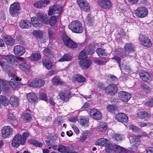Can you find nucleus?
I'll list each match as a JSON object with an SVG mask.
<instances>
[{
  "instance_id": "393cba45",
  "label": "nucleus",
  "mask_w": 153,
  "mask_h": 153,
  "mask_svg": "<svg viewBox=\"0 0 153 153\" xmlns=\"http://www.w3.org/2000/svg\"><path fill=\"white\" fill-rule=\"evenodd\" d=\"M124 50L126 54H129L131 52H133L134 48L133 45L131 43L126 44L124 47Z\"/></svg>"
},
{
  "instance_id": "4be33fe9",
  "label": "nucleus",
  "mask_w": 153,
  "mask_h": 153,
  "mask_svg": "<svg viewBox=\"0 0 153 153\" xmlns=\"http://www.w3.org/2000/svg\"><path fill=\"white\" fill-rule=\"evenodd\" d=\"M9 102L12 106L16 107L19 105V99L18 97L13 95L10 97Z\"/></svg>"
},
{
  "instance_id": "13d9d810",
  "label": "nucleus",
  "mask_w": 153,
  "mask_h": 153,
  "mask_svg": "<svg viewBox=\"0 0 153 153\" xmlns=\"http://www.w3.org/2000/svg\"><path fill=\"white\" fill-rule=\"evenodd\" d=\"M39 97L41 99L43 100L46 102H48V101L46 95L44 93H41L40 94Z\"/></svg>"
},
{
  "instance_id": "412c9836",
  "label": "nucleus",
  "mask_w": 153,
  "mask_h": 153,
  "mask_svg": "<svg viewBox=\"0 0 153 153\" xmlns=\"http://www.w3.org/2000/svg\"><path fill=\"white\" fill-rule=\"evenodd\" d=\"M139 75L140 77L145 82L151 81V78L149 73L144 71H141Z\"/></svg>"
},
{
  "instance_id": "c9c22d12",
  "label": "nucleus",
  "mask_w": 153,
  "mask_h": 153,
  "mask_svg": "<svg viewBox=\"0 0 153 153\" xmlns=\"http://www.w3.org/2000/svg\"><path fill=\"white\" fill-rule=\"evenodd\" d=\"M95 46L93 44H90L88 46V53L89 55H92L95 52Z\"/></svg>"
},
{
  "instance_id": "cd10ccee",
  "label": "nucleus",
  "mask_w": 153,
  "mask_h": 153,
  "mask_svg": "<svg viewBox=\"0 0 153 153\" xmlns=\"http://www.w3.org/2000/svg\"><path fill=\"white\" fill-rule=\"evenodd\" d=\"M109 141L105 138H100L96 142L95 144L96 145H100L102 146H105L107 145Z\"/></svg>"
},
{
  "instance_id": "69168bd1",
  "label": "nucleus",
  "mask_w": 153,
  "mask_h": 153,
  "mask_svg": "<svg viewBox=\"0 0 153 153\" xmlns=\"http://www.w3.org/2000/svg\"><path fill=\"white\" fill-rule=\"evenodd\" d=\"M51 146L52 148L54 150L58 149V146L57 144H56L54 141H53V142L51 144Z\"/></svg>"
},
{
  "instance_id": "1a4fd4ad",
  "label": "nucleus",
  "mask_w": 153,
  "mask_h": 153,
  "mask_svg": "<svg viewBox=\"0 0 153 153\" xmlns=\"http://www.w3.org/2000/svg\"><path fill=\"white\" fill-rule=\"evenodd\" d=\"M77 3L80 8L83 10L89 12L90 7L89 4L85 0H77Z\"/></svg>"
},
{
  "instance_id": "2f4dec72",
  "label": "nucleus",
  "mask_w": 153,
  "mask_h": 153,
  "mask_svg": "<svg viewBox=\"0 0 153 153\" xmlns=\"http://www.w3.org/2000/svg\"><path fill=\"white\" fill-rule=\"evenodd\" d=\"M97 130L99 131L104 132L106 130V124L105 123L103 122L100 123L97 127Z\"/></svg>"
},
{
  "instance_id": "338daca9",
  "label": "nucleus",
  "mask_w": 153,
  "mask_h": 153,
  "mask_svg": "<svg viewBox=\"0 0 153 153\" xmlns=\"http://www.w3.org/2000/svg\"><path fill=\"white\" fill-rule=\"evenodd\" d=\"M53 31L51 29H49L48 30V34L49 37L51 38L53 37Z\"/></svg>"
},
{
  "instance_id": "bb28decb",
  "label": "nucleus",
  "mask_w": 153,
  "mask_h": 153,
  "mask_svg": "<svg viewBox=\"0 0 153 153\" xmlns=\"http://www.w3.org/2000/svg\"><path fill=\"white\" fill-rule=\"evenodd\" d=\"M49 2L50 1H41L35 3L34 5L35 7L37 8H40L42 7H45Z\"/></svg>"
},
{
  "instance_id": "c85d7f7f",
  "label": "nucleus",
  "mask_w": 153,
  "mask_h": 153,
  "mask_svg": "<svg viewBox=\"0 0 153 153\" xmlns=\"http://www.w3.org/2000/svg\"><path fill=\"white\" fill-rule=\"evenodd\" d=\"M31 24L33 26L35 27H39L40 21L37 17H33L31 19Z\"/></svg>"
},
{
  "instance_id": "4c0bfd02",
  "label": "nucleus",
  "mask_w": 153,
  "mask_h": 153,
  "mask_svg": "<svg viewBox=\"0 0 153 153\" xmlns=\"http://www.w3.org/2000/svg\"><path fill=\"white\" fill-rule=\"evenodd\" d=\"M58 150L61 153H69L67 148L65 146L60 145L58 146Z\"/></svg>"
},
{
  "instance_id": "39448f33",
  "label": "nucleus",
  "mask_w": 153,
  "mask_h": 153,
  "mask_svg": "<svg viewBox=\"0 0 153 153\" xmlns=\"http://www.w3.org/2000/svg\"><path fill=\"white\" fill-rule=\"evenodd\" d=\"M61 10L62 7L60 5H54L50 8L48 13L50 15L54 14V16L58 17L60 15Z\"/></svg>"
},
{
  "instance_id": "473e14b6",
  "label": "nucleus",
  "mask_w": 153,
  "mask_h": 153,
  "mask_svg": "<svg viewBox=\"0 0 153 153\" xmlns=\"http://www.w3.org/2000/svg\"><path fill=\"white\" fill-rule=\"evenodd\" d=\"M72 57L70 54H68L64 55L59 60V62L68 61L71 60Z\"/></svg>"
},
{
  "instance_id": "c756f323",
  "label": "nucleus",
  "mask_w": 153,
  "mask_h": 153,
  "mask_svg": "<svg viewBox=\"0 0 153 153\" xmlns=\"http://www.w3.org/2000/svg\"><path fill=\"white\" fill-rule=\"evenodd\" d=\"M79 122L82 126L87 127L89 126V118L84 117L80 118L79 121Z\"/></svg>"
},
{
  "instance_id": "09e8293b",
  "label": "nucleus",
  "mask_w": 153,
  "mask_h": 153,
  "mask_svg": "<svg viewBox=\"0 0 153 153\" xmlns=\"http://www.w3.org/2000/svg\"><path fill=\"white\" fill-rule=\"evenodd\" d=\"M113 138L114 141H119L121 140L123 138V137L121 135L115 134L113 136Z\"/></svg>"
},
{
  "instance_id": "9d476101",
  "label": "nucleus",
  "mask_w": 153,
  "mask_h": 153,
  "mask_svg": "<svg viewBox=\"0 0 153 153\" xmlns=\"http://www.w3.org/2000/svg\"><path fill=\"white\" fill-rule=\"evenodd\" d=\"M118 96L121 101L124 102H127L131 97V95L129 93L123 91L118 92Z\"/></svg>"
},
{
  "instance_id": "b1692460",
  "label": "nucleus",
  "mask_w": 153,
  "mask_h": 153,
  "mask_svg": "<svg viewBox=\"0 0 153 153\" xmlns=\"http://www.w3.org/2000/svg\"><path fill=\"white\" fill-rule=\"evenodd\" d=\"M20 26L24 29H28L31 27V24L30 22L27 20H22L20 22Z\"/></svg>"
},
{
  "instance_id": "4468645a",
  "label": "nucleus",
  "mask_w": 153,
  "mask_h": 153,
  "mask_svg": "<svg viewBox=\"0 0 153 153\" xmlns=\"http://www.w3.org/2000/svg\"><path fill=\"white\" fill-rule=\"evenodd\" d=\"M13 129L9 126H5L2 130V135L3 138L8 137L12 134Z\"/></svg>"
},
{
  "instance_id": "c03bdc74",
  "label": "nucleus",
  "mask_w": 153,
  "mask_h": 153,
  "mask_svg": "<svg viewBox=\"0 0 153 153\" xmlns=\"http://www.w3.org/2000/svg\"><path fill=\"white\" fill-rule=\"evenodd\" d=\"M141 88L147 93H149L151 91V89L149 86L145 84H141L140 85Z\"/></svg>"
},
{
  "instance_id": "4d7b16f0",
  "label": "nucleus",
  "mask_w": 153,
  "mask_h": 153,
  "mask_svg": "<svg viewBox=\"0 0 153 153\" xmlns=\"http://www.w3.org/2000/svg\"><path fill=\"white\" fill-rule=\"evenodd\" d=\"M41 20L45 24L48 25L49 24V20L46 15H45Z\"/></svg>"
},
{
  "instance_id": "de8ad7c7",
  "label": "nucleus",
  "mask_w": 153,
  "mask_h": 153,
  "mask_svg": "<svg viewBox=\"0 0 153 153\" xmlns=\"http://www.w3.org/2000/svg\"><path fill=\"white\" fill-rule=\"evenodd\" d=\"M56 22V17L52 16L49 20V24L51 26H54L55 25Z\"/></svg>"
},
{
  "instance_id": "423d86ee",
  "label": "nucleus",
  "mask_w": 153,
  "mask_h": 153,
  "mask_svg": "<svg viewBox=\"0 0 153 153\" xmlns=\"http://www.w3.org/2000/svg\"><path fill=\"white\" fill-rule=\"evenodd\" d=\"M136 16L138 17L143 18L148 13V10L145 7H141L137 8L135 11Z\"/></svg>"
},
{
  "instance_id": "6e6d98bb",
  "label": "nucleus",
  "mask_w": 153,
  "mask_h": 153,
  "mask_svg": "<svg viewBox=\"0 0 153 153\" xmlns=\"http://www.w3.org/2000/svg\"><path fill=\"white\" fill-rule=\"evenodd\" d=\"M107 108L108 110L111 112H112L117 109V108L116 107L111 105H108Z\"/></svg>"
},
{
  "instance_id": "5fc2aeb1",
  "label": "nucleus",
  "mask_w": 153,
  "mask_h": 153,
  "mask_svg": "<svg viewBox=\"0 0 153 153\" xmlns=\"http://www.w3.org/2000/svg\"><path fill=\"white\" fill-rule=\"evenodd\" d=\"M33 34L36 37H41L42 35V33L40 30L34 31L33 32Z\"/></svg>"
},
{
  "instance_id": "a18cd8bd",
  "label": "nucleus",
  "mask_w": 153,
  "mask_h": 153,
  "mask_svg": "<svg viewBox=\"0 0 153 153\" xmlns=\"http://www.w3.org/2000/svg\"><path fill=\"white\" fill-rule=\"evenodd\" d=\"M14 56L12 55H10L7 56H2L1 58L2 59H4L5 60L9 62L10 63L12 62V60L14 59Z\"/></svg>"
},
{
  "instance_id": "79ce46f5",
  "label": "nucleus",
  "mask_w": 153,
  "mask_h": 153,
  "mask_svg": "<svg viewBox=\"0 0 153 153\" xmlns=\"http://www.w3.org/2000/svg\"><path fill=\"white\" fill-rule=\"evenodd\" d=\"M103 60H100L97 59H95L94 61V62L98 65H101L105 64L108 61V59L105 58Z\"/></svg>"
},
{
  "instance_id": "6ab92c4d",
  "label": "nucleus",
  "mask_w": 153,
  "mask_h": 153,
  "mask_svg": "<svg viewBox=\"0 0 153 153\" xmlns=\"http://www.w3.org/2000/svg\"><path fill=\"white\" fill-rule=\"evenodd\" d=\"M25 52V49L22 46H16L14 48V52L16 55L22 56Z\"/></svg>"
},
{
  "instance_id": "ddd939ff",
  "label": "nucleus",
  "mask_w": 153,
  "mask_h": 153,
  "mask_svg": "<svg viewBox=\"0 0 153 153\" xmlns=\"http://www.w3.org/2000/svg\"><path fill=\"white\" fill-rule=\"evenodd\" d=\"M97 3L101 7L104 9H108L111 6V2L109 0H97Z\"/></svg>"
},
{
  "instance_id": "603ef678",
  "label": "nucleus",
  "mask_w": 153,
  "mask_h": 153,
  "mask_svg": "<svg viewBox=\"0 0 153 153\" xmlns=\"http://www.w3.org/2000/svg\"><path fill=\"white\" fill-rule=\"evenodd\" d=\"M43 53L44 55L48 57H50L52 56L51 52L48 48H45L43 50Z\"/></svg>"
},
{
  "instance_id": "bf43d9fd",
  "label": "nucleus",
  "mask_w": 153,
  "mask_h": 153,
  "mask_svg": "<svg viewBox=\"0 0 153 153\" xmlns=\"http://www.w3.org/2000/svg\"><path fill=\"white\" fill-rule=\"evenodd\" d=\"M92 20V19L91 18V16L90 15H88L86 19L85 23H87V24H89L91 25Z\"/></svg>"
},
{
  "instance_id": "20e7f679",
  "label": "nucleus",
  "mask_w": 153,
  "mask_h": 153,
  "mask_svg": "<svg viewBox=\"0 0 153 153\" xmlns=\"http://www.w3.org/2000/svg\"><path fill=\"white\" fill-rule=\"evenodd\" d=\"M139 40L140 44L145 47L149 48L152 45V44L150 39L143 34L140 35Z\"/></svg>"
},
{
  "instance_id": "864d4df0",
  "label": "nucleus",
  "mask_w": 153,
  "mask_h": 153,
  "mask_svg": "<svg viewBox=\"0 0 153 153\" xmlns=\"http://www.w3.org/2000/svg\"><path fill=\"white\" fill-rule=\"evenodd\" d=\"M19 68L22 70L25 71L29 68L30 65L29 64H26L25 63L20 64Z\"/></svg>"
},
{
  "instance_id": "0e129e2a",
  "label": "nucleus",
  "mask_w": 153,
  "mask_h": 153,
  "mask_svg": "<svg viewBox=\"0 0 153 153\" xmlns=\"http://www.w3.org/2000/svg\"><path fill=\"white\" fill-rule=\"evenodd\" d=\"M45 15V14L42 12H39L37 13L36 16L38 18H40L41 19Z\"/></svg>"
},
{
  "instance_id": "f3484780",
  "label": "nucleus",
  "mask_w": 153,
  "mask_h": 153,
  "mask_svg": "<svg viewBox=\"0 0 153 153\" xmlns=\"http://www.w3.org/2000/svg\"><path fill=\"white\" fill-rule=\"evenodd\" d=\"M115 119L118 121L126 123L128 121V118L126 115L122 113H119L115 115Z\"/></svg>"
},
{
  "instance_id": "0eeeda50",
  "label": "nucleus",
  "mask_w": 153,
  "mask_h": 153,
  "mask_svg": "<svg viewBox=\"0 0 153 153\" xmlns=\"http://www.w3.org/2000/svg\"><path fill=\"white\" fill-rule=\"evenodd\" d=\"M45 84V82L42 79H36L33 80L27 85L28 86L36 88L43 86Z\"/></svg>"
},
{
  "instance_id": "f257e3e1",
  "label": "nucleus",
  "mask_w": 153,
  "mask_h": 153,
  "mask_svg": "<svg viewBox=\"0 0 153 153\" xmlns=\"http://www.w3.org/2000/svg\"><path fill=\"white\" fill-rule=\"evenodd\" d=\"M29 134L28 132H24L22 136L19 134H17L14 137L11 142V145L14 147L17 148L20 144L22 145L25 144L26 138L28 137Z\"/></svg>"
},
{
  "instance_id": "37998d69",
  "label": "nucleus",
  "mask_w": 153,
  "mask_h": 153,
  "mask_svg": "<svg viewBox=\"0 0 153 153\" xmlns=\"http://www.w3.org/2000/svg\"><path fill=\"white\" fill-rule=\"evenodd\" d=\"M87 58V55L86 52L84 50L82 51L80 53L79 56V59L85 60Z\"/></svg>"
},
{
  "instance_id": "e433bc0d",
  "label": "nucleus",
  "mask_w": 153,
  "mask_h": 153,
  "mask_svg": "<svg viewBox=\"0 0 153 153\" xmlns=\"http://www.w3.org/2000/svg\"><path fill=\"white\" fill-rule=\"evenodd\" d=\"M0 101L1 104L5 106L8 105L9 102L8 99L2 95H0Z\"/></svg>"
},
{
  "instance_id": "052dcab7",
  "label": "nucleus",
  "mask_w": 153,
  "mask_h": 153,
  "mask_svg": "<svg viewBox=\"0 0 153 153\" xmlns=\"http://www.w3.org/2000/svg\"><path fill=\"white\" fill-rule=\"evenodd\" d=\"M110 80L111 81L112 83L116 82L117 80V78L114 75H111L109 76Z\"/></svg>"
},
{
  "instance_id": "a211bd4d",
  "label": "nucleus",
  "mask_w": 153,
  "mask_h": 153,
  "mask_svg": "<svg viewBox=\"0 0 153 153\" xmlns=\"http://www.w3.org/2000/svg\"><path fill=\"white\" fill-rule=\"evenodd\" d=\"M13 78L11 79L9 82L10 85L13 88L16 89L19 87V84L17 82L19 79V78L16 76L13 75Z\"/></svg>"
},
{
  "instance_id": "9b49d317",
  "label": "nucleus",
  "mask_w": 153,
  "mask_h": 153,
  "mask_svg": "<svg viewBox=\"0 0 153 153\" xmlns=\"http://www.w3.org/2000/svg\"><path fill=\"white\" fill-rule=\"evenodd\" d=\"M117 90L116 85L114 84L109 85L105 88V92L111 95L115 94L117 93Z\"/></svg>"
},
{
  "instance_id": "8fccbe9b",
  "label": "nucleus",
  "mask_w": 153,
  "mask_h": 153,
  "mask_svg": "<svg viewBox=\"0 0 153 153\" xmlns=\"http://www.w3.org/2000/svg\"><path fill=\"white\" fill-rule=\"evenodd\" d=\"M119 66L121 70H124V72L125 74H128L130 71V69L129 67L127 66H124L123 65H121L120 64H119Z\"/></svg>"
},
{
  "instance_id": "e2e57ef3",
  "label": "nucleus",
  "mask_w": 153,
  "mask_h": 153,
  "mask_svg": "<svg viewBox=\"0 0 153 153\" xmlns=\"http://www.w3.org/2000/svg\"><path fill=\"white\" fill-rule=\"evenodd\" d=\"M72 127L76 134H78L79 133V130L78 128L75 125H73Z\"/></svg>"
},
{
  "instance_id": "49530a36",
  "label": "nucleus",
  "mask_w": 153,
  "mask_h": 153,
  "mask_svg": "<svg viewBox=\"0 0 153 153\" xmlns=\"http://www.w3.org/2000/svg\"><path fill=\"white\" fill-rule=\"evenodd\" d=\"M7 119L12 123L16 120V118L15 114L13 113H9L7 115Z\"/></svg>"
},
{
  "instance_id": "680f3d73",
  "label": "nucleus",
  "mask_w": 153,
  "mask_h": 153,
  "mask_svg": "<svg viewBox=\"0 0 153 153\" xmlns=\"http://www.w3.org/2000/svg\"><path fill=\"white\" fill-rule=\"evenodd\" d=\"M132 143L133 144H136L140 142V140L139 138H133L132 139Z\"/></svg>"
},
{
  "instance_id": "774afa93",
  "label": "nucleus",
  "mask_w": 153,
  "mask_h": 153,
  "mask_svg": "<svg viewBox=\"0 0 153 153\" xmlns=\"http://www.w3.org/2000/svg\"><path fill=\"white\" fill-rule=\"evenodd\" d=\"M146 150L147 153H153V148L149 147Z\"/></svg>"
},
{
  "instance_id": "f704fd0d",
  "label": "nucleus",
  "mask_w": 153,
  "mask_h": 153,
  "mask_svg": "<svg viewBox=\"0 0 153 153\" xmlns=\"http://www.w3.org/2000/svg\"><path fill=\"white\" fill-rule=\"evenodd\" d=\"M96 52L98 56L100 57L106 56L108 55V53L105 51V50L101 48H97Z\"/></svg>"
},
{
  "instance_id": "2eb2a0df",
  "label": "nucleus",
  "mask_w": 153,
  "mask_h": 153,
  "mask_svg": "<svg viewBox=\"0 0 153 153\" xmlns=\"http://www.w3.org/2000/svg\"><path fill=\"white\" fill-rule=\"evenodd\" d=\"M90 114L91 117L96 120H99L102 117L100 111L96 109H91L90 111Z\"/></svg>"
},
{
  "instance_id": "7c9ffc66",
  "label": "nucleus",
  "mask_w": 153,
  "mask_h": 153,
  "mask_svg": "<svg viewBox=\"0 0 153 153\" xmlns=\"http://www.w3.org/2000/svg\"><path fill=\"white\" fill-rule=\"evenodd\" d=\"M4 40L7 45H13L15 42L14 40L12 37L9 36H5Z\"/></svg>"
},
{
  "instance_id": "a19ab883",
  "label": "nucleus",
  "mask_w": 153,
  "mask_h": 153,
  "mask_svg": "<svg viewBox=\"0 0 153 153\" xmlns=\"http://www.w3.org/2000/svg\"><path fill=\"white\" fill-rule=\"evenodd\" d=\"M22 118L25 121L27 122H30L31 119V116L28 113L24 114L22 116Z\"/></svg>"
},
{
  "instance_id": "aec40b11",
  "label": "nucleus",
  "mask_w": 153,
  "mask_h": 153,
  "mask_svg": "<svg viewBox=\"0 0 153 153\" xmlns=\"http://www.w3.org/2000/svg\"><path fill=\"white\" fill-rule=\"evenodd\" d=\"M136 115L140 118L146 120H148L150 118V114L145 111H140Z\"/></svg>"
},
{
  "instance_id": "f8f14e48",
  "label": "nucleus",
  "mask_w": 153,
  "mask_h": 153,
  "mask_svg": "<svg viewBox=\"0 0 153 153\" xmlns=\"http://www.w3.org/2000/svg\"><path fill=\"white\" fill-rule=\"evenodd\" d=\"M105 146L106 147V151L107 153H109L111 152L113 148L119 150L120 152H122L124 149L123 147L116 144H114V146H113L109 142Z\"/></svg>"
},
{
  "instance_id": "dca6fc26",
  "label": "nucleus",
  "mask_w": 153,
  "mask_h": 153,
  "mask_svg": "<svg viewBox=\"0 0 153 153\" xmlns=\"http://www.w3.org/2000/svg\"><path fill=\"white\" fill-rule=\"evenodd\" d=\"M71 92L68 90L61 91L59 93V95L61 99L63 101H67L71 97Z\"/></svg>"
},
{
  "instance_id": "3c124183",
  "label": "nucleus",
  "mask_w": 153,
  "mask_h": 153,
  "mask_svg": "<svg viewBox=\"0 0 153 153\" xmlns=\"http://www.w3.org/2000/svg\"><path fill=\"white\" fill-rule=\"evenodd\" d=\"M75 79L76 81L79 82H84L85 80V78L80 75H76L75 76Z\"/></svg>"
},
{
  "instance_id": "a878e982",
  "label": "nucleus",
  "mask_w": 153,
  "mask_h": 153,
  "mask_svg": "<svg viewBox=\"0 0 153 153\" xmlns=\"http://www.w3.org/2000/svg\"><path fill=\"white\" fill-rule=\"evenodd\" d=\"M27 98L30 102H34L38 100L37 96L34 93H30L27 95Z\"/></svg>"
},
{
  "instance_id": "ea45409f",
  "label": "nucleus",
  "mask_w": 153,
  "mask_h": 153,
  "mask_svg": "<svg viewBox=\"0 0 153 153\" xmlns=\"http://www.w3.org/2000/svg\"><path fill=\"white\" fill-rule=\"evenodd\" d=\"M43 63L45 67L48 69H50L52 67L51 62L47 59H45L43 61Z\"/></svg>"
},
{
  "instance_id": "f03ea898",
  "label": "nucleus",
  "mask_w": 153,
  "mask_h": 153,
  "mask_svg": "<svg viewBox=\"0 0 153 153\" xmlns=\"http://www.w3.org/2000/svg\"><path fill=\"white\" fill-rule=\"evenodd\" d=\"M73 32L81 33L83 31L82 25L78 21H74L70 23L68 27Z\"/></svg>"
},
{
  "instance_id": "7ed1b4c3",
  "label": "nucleus",
  "mask_w": 153,
  "mask_h": 153,
  "mask_svg": "<svg viewBox=\"0 0 153 153\" xmlns=\"http://www.w3.org/2000/svg\"><path fill=\"white\" fill-rule=\"evenodd\" d=\"M62 36L63 42L66 46L72 48H75L77 47L76 43L68 37L65 33H63Z\"/></svg>"
},
{
  "instance_id": "72a5a7b5",
  "label": "nucleus",
  "mask_w": 153,
  "mask_h": 153,
  "mask_svg": "<svg viewBox=\"0 0 153 153\" xmlns=\"http://www.w3.org/2000/svg\"><path fill=\"white\" fill-rule=\"evenodd\" d=\"M52 83L55 85H61L63 83V82L59 78L55 77L51 80Z\"/></svg>"
},
{
  "instance_id": "5701e85b",
  "label": "nucleus",
  "mask_w": 153,
  "mask_h": 153,
  "mask_svg": "<svg viewBox=\"0 0 153 153\" xmlns=\"http://www.w3.org/2000/svg\"><path fill=\"white\" fill-rule=\"evenodd\" d=\"M79 65L81 68L84 69H87L90 66L91 62L89 60H84L80 61Z\"/></svg>"
},
{
  "instance_id": "58836bf2",
  "label": "nucleus",
  "mask_w": 153,
  "mask_h": 153,
  "mask_svg": "<svg viewBox=\"0 0 153 153\" xmlns=\"http://www.w3.org/2000/svg\"><path fill=\"white\" fill-rule=\"evenodd\" d=\"M41 55L38 53H35L32 54L30 57V59L34 61H38L41 58Z\"/></svg>"
},
{
  "instance_id": "6e6552de",
  "label": "nucleus",
  "mask_w": 153,
  "mask_h": 153,
  "mask_svg": "<svg viewBox=\"0 0 153 153\" xmlns=\"http://www.w3.org/2000/svg\"><path fill=\"white\" fill-rule=\"evenodd\" d=\"M20 9L19 4L17 2H14L11 5L10 7V13L13 16L16 15L19 13Z\"/></svg>"
}]
</instances>
